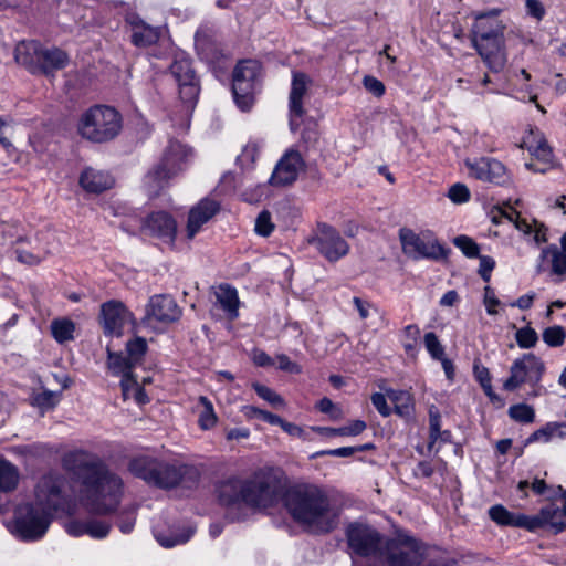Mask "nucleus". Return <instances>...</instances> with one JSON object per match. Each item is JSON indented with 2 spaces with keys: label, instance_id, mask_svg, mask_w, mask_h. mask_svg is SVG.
Segmentation results:
<instances>
[{
  "label": "nucleus",
  "instance_id": "obj_1",
  "mask_svg": "<svg viewBox=\"0 0 566 566\" xmlns=\"http://www.w3.org/2000/svg\"><path fill=\"white\" fill-rule=\"evenodd\" d=\"M64 481L54 475H44L35 486V500L18 507L15 534L25 542L38 541L46 533L53 514L65 509L62 492Z\"/></svg>",
  "mask_w": 566,
  "mask_h": 566
},
{
  "label": "nucleus",
  "instance_id": "obj_2",
  "mask_svg": "<svg viewBox=\"0 0 566 566\" xmlns=\"http://www.w3.org/2000/svg\"><path fill=\"white\" fill-rule=\"evenodd\" d=\"M75 475L82 481L87 505L96 514L114 512L120 501L123 481L98 458L84 452L71 457Z\"/></svg>",
  "mask_w": 566,
  "mask_h": 566
},
{
  "label": "nucleus",
  "instance_id": "obj_3",
  "mask_svg": "<svg viewBox=\"0 0 566 566\" xmlns=\"http://www.w3.org/2000/svg\"><path fill=\"white\" fill-rule=\"evenodd\" d=\"M291 517L314 533H329L338 523V510L327 493L314 484H296L284 494Z\"/></svg>",
  "mask_w": 566,
  "mask_h": 566
},
{
  "label": "nucleus",
  "instance_id": "obj_4",
  "mask_svg": "<svg viewBox=\"0 0 566 566\" xmlns=\"http://www.w3.org/2000/svg\"><path fill=\"white\" fill-rule=\"evenodd\" d=\"M280 483L270 470H259L250 479H229L217 488L219 502L228 507L265 509L274 503Z\"/></svg>",
  "mask_w": 566,
  "mask_h": 566
},
{
  "label": "nucleus",
  "instance_id": "obj_5",
  "mask_svg": "<svg viewBox=\"0 0 566 566\" xmlns=\"http://www.w3.org/2000/svg\"><path fill=\"white\" fill-rule=\"evenodd\" d=\"M348 547L364 557L366 566H389V538L365 523H352L346 530Z\"/></svg>",
  "mask_w": 566,
  "mask_h": 566
},
{
  "label": "nucleus",
  "instance_id": "obj_6",
  "mask_svg": "<svg viewBox=\"0 0 566 566\" xmlns=\"http://www.w3.org/2000/svg\"><path fill=\"white\" fill-rule=\"evenodd\" d=\"M123 128V118L114 107L95 105L84 112L78 120V134L93 143H107L116 138Z\"/></svg>",
  "mask_w": 566,
  "mask_h": 566
},
{
  "label": "nucleus",
  "instance_id": "obj_7",
  "mask_svg": "<svg viewBox=\"0 0 566 566\" xmlns=\"http://www.w3.org/2000/svg\"><path fill=\"white\" fill-rule=\"evenodd\" d=\"M546 373L544 360L533 353H525L514 359L510 367V376L503 382V389L513 392L527 385L531 390L530 398H537L546 392L542 385L543 377Z\"/></svg>",
  "mask_w": 566,
  "mask_h": 566
},
{
  "label": "nucleus",
  "instance_id": "obj_8",
  "mask_svg": "<svg viewBox=\"0 0 566 566\" xmlns=\"http://www.w3.org/2000/svg\"><path fill=\"white\" fill-rule=\"evenodd\" d=\"M261 64L255 60L239 62L232 74V93L238 107L250 111L254 104V96L260 91Z\"/></svg>",
  "mask_w": 566,
  "mask_h": 566
},
{
  "label": "nucleus",
  "instance_id": "obj_9",
  "mask_svg": "<svg viewBox=\"0 0 566 566\" xmlns=\"http://www.w3.org/2000/svg\"><path fill=\"white\" fill-rule=\"evenodd\" d=\"M399 240L403 254L413 261H439L446 259L449 253V249L440 244L431 231L417 233L412 229L401 228Z\"/></svg>",
  "mask_w": 566,
  "mask_h": 566
},
{
  "label": "nucleus",
  "instance_id": "obj_10",
  "mask_svg": "<svg viewBox=\"0 0 566 566\" xmlns=\"http://www.w3.org/2000/svg\"><path fill=\"white\" fill-rule=\"evenodd\" d=\"M189 149L179 142L172 140L167 146L161 161L150 170L145 182L151 195H157L164 187L166 180L171 178L182 168V163L187 159Z\"/></svg>",
  "mask_w": 566,
  "mask_h": 566
},
{
  "label": "nucleus",
  "instance_id": "obj_11",
  "mask_svg": "<svg viewBox=\"0 0 566 566\" xmlns=\"http://www.w3.org/2000/svg\"><path fill=\"white\" fill-rule=\"evenodd\" d=\"M169 74L177 84L179 98L186 109H193L199 96L200 85L191 60L184 55L176 56L170 64Z\"/></svg>",
  "mask_w": 566,
  "mask_h": 566
},
{
  "label": "nucleus",
  "instance_id": "obj_12",
  "mask_svg": "<svg viewBox=\"0 0 566 566\" xmlns=\"http://www.w3.org/2000/svg\"><path fill=\"white\" fill-rule=\"evenodd\" d=\"M464 165L471 178L495 187H510L513 184L512 174L496 158L489 156L467 158Z\"/></svg>",
  "mask_w": 566,
  "mask_h": 566
},
{
  "label": "nucleus",
  "instance_id": "obj_13",
  "mask_svg": "<svg viewBox=\"0 0 566 566\" xmlns=\"http://www.w3.org/2000/svg\"><path fill=\"white\" fill-rule=\"evenodd\" d=\"M423 556L421 542L391 523V566H419Z\"/></svg>",
  "mask_w": 566,
  "mask_h": 566
},
{
  "label": "nucleus",
  "instance_id": "obj_14",
  "mask_svg": "<svg viewBox=\"0 0 566 566\" xmlns=\"http://www.w3.org/2000/svg\"><path fill=\"white\" fill-rule=\"evenodd\" d=\"M557 491L563 500L562 506L549 500L551 502L542 506L537 514L530 515L531 533L546 530L553 535H558L566 532V490L558 485Z\"/></svg>",
  "mask_w": 566,
  "mask_h": 566
},
{
  "label": "nucleus",
  "instance_id": "obj_15",
  "mask_svg": "<svg viewBox=\"0 0 566 566\" xmlns=\"http://www.w3.org/2000/svg\"><path fill=\"white\" fill-rule=\"evenodd\" d=\"M310 242L331 262L338 261L349 251L348 243L339 232L326 223H318L315 235Z\"/></svg>",
  "mask_w": 566,
  "mask_h": 566
},
{
  "label": "nucleus",
  "instance_id": "obj_16",
  "mask_svg": "<svg viewBox=\"0 0 566 566\" xmlns=\"http://www.w3.org/2000/svg\"><path fill=\"white\" fill-rule=\"evenodd\" d=\"M199 478V471L192 465H175L158 461L153 485L163 489H170L178 485L179 483H185L190 486L192 484H197Z\"/></svg>",
  "mask_w": 566,
  "mask_h": 566
},
{
  "label": "nucleus",
  "instance_id": "obj_17",
  "mask_svg": "<svg viewBox=\"0 0 566 566\" xmlns=\"http://www.w3.org/2000/svg\"><path fill=\"white\" fill-rule=\"evenodd\" d=\"M305 167V161L300 151L295 149L286 150L276 163L270 178L272 186L284 187L296 181L298 174Z\"/></svg>",
  "mask_w": 566,
  "mask_h": 566
},
{
  "label": "nucleus",
  "instance_id": "obj_18",
  "mask_svg": "<svg viewBox=\"0 0 566 566\" xmlns=\"http://www.w3.org/2000/svg\"><path fill=\"white\" fill-rule=\"evenodd\" d=\"M132 319V313L119 301H108L101 306V322L106 336L120 337L123 328Z\"/></svg>",
  "mask_w": 566,
  "mask_h": 566
},
{
  "label": "nucleus",
  "instance_id": "obj_19",
  "mask_svg": "<svg viewBox=\"0 0 566 566\" xmlns=\"http://www.w3.org/2000/svg\"><path fill=\"white\" fill-rule=\"evenodd\" d=\"M504 34L488 36L485 39H471L473 48L481 55L483 61L488 64L490 70L497 72L504 63V54L502 51Z\"/></svg>",
  "mask_w": 566,
  "mask_h": 566
},
{
  "label": "nucleus",
  "instance_id": "obj_20",
  "mask_svg": "<svg viewBox=\"0 0 566 566\" xmlns=\"http://www.w3.org/2000/svg\"><path fill=\"white\" fill-rule=\"evenodd\" d=\"M198 54L207 62H216L222 56V48L217 31L210 25H201L195 34Z\"/></svg>",
  "mask_w": 566,
  "mask_h": 566
},
{
  "label": "nucleus",
  "instance_id": "obj_21",
  "mask_svg": "<svg viewBox=\"0 0 566 566\" xmlns=\"http://www.w3.org/2000/svg\"><path fill=\"white\" fill-rule=\"evenodd\" d=\"M144 233L157 237L165 242H172L176 237L177 223L175 219L165 211L150 213L143 224Z\"/></svg>",
  "mask_w": 566,
  "mask_h": 566
},
{
  "label": "nucleus",
  "instance_id": "obj_22",
  "mask_svg": "<svg viewBox=\"0 0 566 566\" xmlns=\"http://www.w3.org/2000/svg\"><path fill=\"white\" fill-rule=\"evenodd\" d=\"M181 311L175 300L169 295H154L150 297L146 310V316L161 323L177 321Z\"/></svg>",
  "mask_w": 566,
  "mask_h": 566
},
{
  "label": "nucleus",
  "instance_id": "obj_23",
  "mask_svg": "<svg viewBox=\"0 0 566 566\" xmlns=\"http://www.w3.org/2000/svg\"><path fill=\"white\" fill-rule=\"evenodd\" d=\"M220 209L218 201L205 198L189 211L187 223V237L192 239Z\"/></svg>",
  "mask_w": 566,
  "mask_h": 566
},
{
  "label": "nucleus",
  "instance_id": "obj_24",
  "mask_svg": "<svg viewBox=\"0 0 566 566\" xmlns=\"http://www.w3.org/2000/svg\"><path fill=\"white\" fill-rule=\"evenodd\" d=\"M490 518L500 526L523 528L531 532L530 515L509 511L502 504H495L489 509Z\"/></svg>",
  "mask_w": 566,
  "mask_h": 566
},
{
  "label": "nucleus",
  "instance_id": "obj_25",
  "mask_svg": "<svg viewBox=\"0 0 566 566\" xmlns=\"http://www.w3.org/2000/svg\"><path fill=\"white\" fill-rule=\"evenodd\" d=\"M39 60L40 67L36 69V74L50 76L67 65L69 55L59 48H44L42 45Z\"/></svg>",
  "mask_w": 566,
  "mask_h": 566
},
{
  "label": "nucleus",
  "instance_id": "obj_26",
  "mask_svg": "<svg viewBox=\"0 0 566 566\" xmlns=\"http://www.w3.org/2000/svg\"><path fill=\"white\" fill-rule=\"evenodd\" d=\"M310 77L303 72H293L289 96V112L293 115H305L303 99L307 93Z\"/></svg>",
  "mask_w": 566,
  "mask_h": 566
},
{
  "label": "nucleus",
  "instance_id": "obj_27",
  "mask_svg": "<svg viewBox=\"0 0 566 566\" xmlns=\"http://www.w3.org/2000/svg\"><path fill=\"white\" fill-rule=\"evenodd\" d=\"M129 23L132 25V43L138 48H146L155 44L161 34V29L151 27L144 22L138 17L129 18Z\"/></svg>",
  "mask_w": 566,
  "mask_h": 566
},
{
  "label": "nucleus",
  "instance_id": "obj_28",
  "mask_svg": "<svg viewBox=\"0 0 566 566\" xmlns=\"http://www.w3.org/2000/svg\"><path fill=\"white\" fill-rule=\"evenodd\" d=\"M42 44L38 41H22L17 44L14 59L18 64L24 66L30 73L36 74Z\"/></svg>",
  "mask_w": 566,
  "mask_h": 566
},
{
  "label": "nucleus",
  "instance_id": "obj_29",
  "mask_svg": "<svg viewBox=\"0 0 566 566\" xmlns=\"http://www.w3.org/2000/svg\"><path fill=\"white\" fill-rule=\"evenodd\" d=\"M523 145L533 156L539 159L543 164H549L554 157L553 150L548 145L546 138L537 128L530 129L527 135L523 138Z\"/></svg>",
  "mask_w": 566,
  "mask_h": 566
},
{
  "label": "nucleus",
  "instance_id": "obj_30",
  "mask_svg": "<svg viewBox=\"0 0 566 566\" xmlns=\"http://www.w3.org/2000/svg\"><path fill=\"white\" fill-rule=\"evenodd\" d=\"M504 27L497 20L496 13H481L476 15L475 22L471 29V39H485L503 34Z\"/></svg>",
  "mask_w": 566,
  "mask_h": 566
},
{
  "label": "nucleus",
  "instance_id": "obj_31",
  "mask_svg": "<svg viewBox=\"0 0 566 566\" xmlns=\"http://www.w3.org/2000/svg\"><path fill=\"white\" fill-rule=\"evenodd\" d=\"M80 185L88 192L101 193L112 188L114 179L107 172L86 168L81 174Z\"/></svg>",
  "mask_w": 566,
  "mask_h": 566
},
{
  "label": "nucleus",
  "instance_id": "obj_32",
  "mask_svg": "<svg viewBox=\"0 0 566 566\" xmlns=\"http://www.w3.org/2000/svg\"><path fill=\"white\" fill-rule=\"evenodd\" d=\"M551 259V274L563 276L566 274V253L556 244H549L541 250V254L538 256L537 272H542L543 263Z\"/></svg>",
  "mask_w": 566,
  "mask_h": 566
},
{
  "label": "nucleus",
  "instance_id": "obj_33",
  "mask_svg": "<svg viewBox=\"0 0 566 566\" xmlns=\"http://www.w3.org/2000/svg\"><path fill=\"white\" fill-rule=\"evenodd\" d=\"M391 412L402 418L406 422L415 420V399L408 390L391 389Z\"/></svg>",
  "mask_w": 566,
  "mask_h": 566
},
{
  "label": "nucleus",
  "instance_id": "obj_34",
  "mask_svg": "<svg viewBox=\"0 0 566 566\" xmlns=\"http://www.w3.org/2000/svg\"><path fill=\"white\" fill-rule=\"evenodd\" d=\"M216 298L230 319H235L239 316L240 301L234 287L229 284L219 285L216 291Z\"/></svg>",
  "mask_w": 566,
  "mask_h": 566
},
{
  "label": "nucleus",
  "instance_id": "obj_35",
  "mask_svg": "<svg viewBox=\"0 0 566 566\" xmlns=\"http://www.w3.org/2000/svg\"><path fill=\"white\" fill-rule=\"evenodd\" d=\"M565 439L566 438V422H547L542 428L535 430L527 437L524 446H528L535 442H549L553 438Z\"/></svg>",
  "mask_w": 566,
  "mask_h": 566
},
{
  "label": "nucleus",
  "instance_id": "obj_36",
  "mask_svg": "<svg viewBox=\"0 0 566 566\" xmlns=\"http://www.w3.org/2000/svg\"><path fill=\"white\" fill-rule=\"evenodd\" d=\"M158 460L148 457H138L129 462V471L133 475L143 479L148 484L155 480Z\"/></svg>",
  "mask_w": 566,
  "mask_h": 566
},
{
  "label": "nucleus",
  "instance_id": "obj_37",
  "mask_svg": "<svg viewBox=\"0 0 566 566\" xmlns=\"http://www.w3.org/2000/svg\"><path fill=\"white\" fill-rule=\"evenodd\" d=\"M19 481V473L17 468L7 460H0V491H13Z\"/></svg>",
  "mask_w": 566,
  "mask_h": 566
},
{
  "label": "nucleus",
  "instance_id": "obj_38",
  "mask_svg": "<svg viewBox=\"0 0 566 566\" xmlns=\"http://www.w3.org/2000/svg\"><path fill=\"white\" fill-rule=\"evenodd\" d=\"M107 365L114 375L123 376L133 373V368L136 367L128 356L123 353H114L107 349Z\"/></svg>",
  "mask_w": 566,
  "mask_h": 566
},
{
  "label": "nucleus",
  "instance_id": "obj_39",
  "mask_svg": "<svg viewBox=\"0 0 566 566\" xmlns=\"http://www.w3.org/2000/svg\"><path fill=\"white\" fill-rule=\"evenodd\" d=\"M75 325L70 319H55L51 324V331L54 339L62 344L73 339Z\"/></svg>",
  "mask_w": 566,
  "mask_h": 566
},
{
  "label": "nucleus",
  "instance_id": "obj_40",
  "mask_svg": "<svg viewBox=\"0 0 566 566\" xmlns=\"http://www.w3.org/2000/svg\"><path fill=\"white\" fill-rule=\"evenodd\" d=\"M509 417L518 423H532L535 420V410L531 405L520 402L510 406L507 410Z\"/></svg>",
  "mask_w": 566,
  "mask_h": 566
},
{
  "label": "nucleus",
  "instance_id": "obj_41",
  "mask_svg": "<svg viewBox=\"0 0 566 566\" xmlns=\"http://www.w3.org/2000/svg\"><path fill=\"white\" fill-rule=\"evenodd\" d=\"M195 528L192 526H187L181 533L179 534H170L166 535L163 533H157L155 535L157 542L166 548L174 547L176 545L185 544L187 543L190 537L193 535Z\"/></svg>",
  "mask_w": 566,
  "mask_h": 566
},
{
  "label": "nucleus",
  "instance_id": "obj_42",
  "mask_svg": "<svg viewBox=\"0 0 566 566\" xmlns=\"http://www.w3.org/2000/svg\"><path fill=\"white\" fill-rule=\"evenodd\" d=\"M147 342L145 338L136 336L126 344V355L134 363L135 366L142 364L147 353Z\"/></svg>",
  "mask_w": 566,
  "mask_h": 566
},
{
  "label": "nucleus",
  "instance_id": "obj_43",
  "mask_svg": "<svg viewBox=\"0 0 566 566\" xmlns=\"http://www.w3.org/2000/svg\"><path fill=\"white\" fill-rule=\"evenodd\" d=\"M542 338L548 347H560L566 339V329L560 325L546 327L542 333Z\"/></svg>",
  "mask_w": 566,
  "mask_h": 566
},
{
  "label": "nucleus",
  "instance_id": "obj_44",
  "mask_svg": "<svg viewBox=\"0 0 566 566\" xmlns=\"http://www.w3.org/2000/svg\"><path fill=\"white\" fill-rule=\"evenodd\" d=\"M261 145L256 142L248 143L238 156L237 161L242 168H251L260 156Z\"/></svg>",
  "mask_w": 566,
  "mask_h": 566
},
{
  "label": "nucleus",
  "instance_id": "obj_45",
  "mask_svg": "<svg viewBox=\"0 0 566 566\" xmlns=\"http://www.w3.org/2000/svg\"><path fill=\"white\" fill-rule=\"evenodd\" d=\"M199 402L203 408L199 415V426L201 429L208 430L216 424L217 416L213 411V406L211 401L207 397L200 396Z\"/></svg>",
  "mask_w": 566,
  "mask_h": 566
},
{
  "label": "nucleus",
  "instance_id": "obj_46",
  "mask_svg": "<svg viewBox=\"0 0 566 566\" xmlns=\"http://www.w3.org/2000/svg\"><path fill=\"white\" fill-rule=\"evenodd\" d=\"M423 345L429 356L433 360H439L446 356L444 346L439 340V337L433 332H428L423 336Z\"/></svg>",
  "mask_w": 566,
  "mask_h": 566
},
{
  "label": "nucleus",
  "instance_id": "obj_47",
  "mask_svg": "<svg viewBox=\"0 0 566 566\" xmlns=\"http://www.w3.org/2000/svg\"><path fill=\"white\" fill-rule=\"evenodd\" d=\"M515 340L520 348L530 349L536 346L538 342V335L533 327L524 326L516 331Z\"/></svg>",
  "mask_w": 566,
  "mask_h": 566
},
{
  "label": "nucleus",
  "instance_id": "obj_48",
  "mask_svg": "<svg viewBox=\"0 0 566 566\" xmlns=\"http://www.w3.org/2000/svg\"><path fill=\"white\" fill-rule=\"evenodd\" d=\"M453 244L461 250V252L470 259L478 258L480 255L479 244L468 235H458L453 239Z\"/></svg>",
  "mask_w": 566,
  "mask_h": 566
},
{
  "label": "nucleus",
  "instance_id": "obj_49",
  "mask_svg": "<svg viewBox=\"0 0 566 566\" xmlns=\"http://www.w3.org/2000/svg\"><path fill=\"white\" fill-rule=\"evenodd\" d=\"M122 394L123 398L129 399L133 392H137L139 395H144V389L139 386L137 379L134 377L133 373L124 374L120 380Z\"/></svg>",
  "mask_w": 566,
  "mask_h": 566
},
{
  "label": "nucleus",
  "instance_id": "obj_50",
  "mask_svg": "<svg viewBox=\"0 0 566 566\" xmlns=\"http://www.w3.org/2000/svg\"><path fill=\"white\" fill-rule=\"evenodd\" d=\"M85 524L87 527V535L93 538H104L111 531V524L96 518L85 520Z\"/></svg>",
  "mask_w": 566,
  "mask_h": 566
},
{
  "label": "nucleus",
  "instance_id": "obj_51",
  "mask_svg": "<svg viewBox=\"0 0 566 566\" xmlns=\"http://www.w3.org/2000/svg\"><path fill=\"white\" fill-rule=\"evenodd\" d=\"M499 213L501 217L506 218L509 221L513 222L515 228L525 235H530L533 233V226L526 220L520 217V214L513 210L511 213L499 209Z\"/></svg>",
  "mask_w": 566,
  "mask_h": 566
},
{
  "label": "nucleus",
  "instance_id": "obj_52",
  "mask_svg": "<svg viewBox=\"0 0 566 566\" xmlns=\"http://www.w3.org/2000/svg\"><path fill=\"white\" fill-rule=\"evenodd\" d=\"M255 232L262 237H269L274 230V224L271 220V213L268 210H262L255 219Z\"/></svg>",
  "mask_w": 566,
  "mask_h": 566
},
{
  "label": "nucleus",
  "instance_id": "obj_53",
  "mask_svg": "<svg viewBox=\"0 0 566 566\" xmlns=\"http://www.w3.org/2000/svg\"><path fill=\"white\" fill-rule=\"evenodd\" d=\"M245 415L249 417L258 418L273 426H281V423L283 422V419L280 416L259 409L253 406L247 407Z\"/></svg>",
  "mask_w": 566,
  "mask_h": 566
},
{
  "label": "nucleus",
  "instance_id": "obj_54",
  "mask_svg": "<svg viewBox=\"0 0 566 566\" xmlns=\"http://www.w3.org/2000/svg\"><path fill=\"white\" fill-rule=\"evenodd\" d=\"M448 197L454 203H464L470 200L471 193L464 184L457 182L449 188Z\"/></svg>",
  "mask_w": 566,
  "mask_h": 566
},
{
  "label": "nucleus",
  "instance_id": "obj_55",
  "mask_svg": "<svg viewBox=\"0 0 566 566\" xmlns=\"http://www.w3.org/2000/svg\"><path fill=\"white\" fill-rule=\"evenodd\" d=\"M253 388L260 398L269 401L271 405L279 406L283 403L281 396L274 392L271 388L260 384H254Z\"/></svg>",
  "mask_w": 566,
  "mask_h": 566
},
{
  "label": "nucleus",
  "instance_id": "obj_56",
  "mask_svg": "<svg viewBox=\"0 0 566 566\" xmlns=\"http://www.w3.org/2000/svg\"><path fill=\"white\" fill-rule=\"evenodd\" d=\"M59 401L56 392L44 390L34 397V403L40 408H53Z\"/></svg>",
  "mask_w": 566,
  "mask_h": 566
},
{
  "label": "nucleus",
  "instance_id": "obj_57",
  "mask_svg": "<svg viewBox=\"0 0 566 566\" xmlns=\"http://www.w3.org/2000/svg\"><path fill=\"white\" fill-rule=\"evenodd\" d=\"M479 260H480V265H479V275L481 276V279L484 281V282H489L491 280V273L493 271V269L495 268V261L493 258L489 256V255H479L478 256Z\"/></svg>",
  "mask_w": 566,
  "mask_h": 566
},
{
  "label": "nucleus",
  "instance_id": "obj_58",
  "mask_svg": "<svg viewBox=\"0 0 566 566\" xmlns=\"http://www.w3.org/2000/svg\"><path fill=\"white\" fill-rule=\"evenodd\" d=\"M135 511V507H130L120 515L117 525L122 533L128 534L133 531L136 521Z\"/></svg>",
  "mask_w": 566,
  "mask_h": 566
},
{
  "label": "nucleus",
  "instance_id": "obj_59",
  "mask_svg": "<svg viewBox=\"0 0 566 566\" xmlns=\"http://www.w3.org/2000/svg\"><path fill=\"white\" fill-rule=\"evenodd\" d=\"M483 303L485 305V310L489 315L497 314V311L495 307L499 306L501 304V302L496 297L494 290L490 285H486L484 287Z\"/></svg>",
  "mask_w": 566,
  "mask_h": 566
},
{
  "label": "nucleus",
  "instance_id": "obj_60",
  "mask_svg": "<svg viewBox=\"0 0 566 566\" xmlns=\"http://www.w3.org/2000/svg\"><path fill=\"white\" fill-rule=\"evenodd\" d=\"M531 489L536 495H545L547 492L552 494L547 495V500H555L557 496V488L553 489L547 485L545 480L535 478L531 483Z\"/></svg>",
  "mask_w": 566,
  "mask_h": 566
},
{
  "label": "nucleus",
  "instance_id": "obj_61",
  "mask_svg": "<svg viewBox=\"0 0 566 566\" xmlns=\"http://www.w3.org/2000/svg\"><path fill=\"white\" fill-rule=\"evenodd\" d=\"M364 86L365 88L371 93L373 95L380 97L386 92V86L382 82L378 81L376 77L367 75L364 77Z\"/></svg>",
  "mask_w": 566,
  "mask_h": 566
},
{
  "label": "nucleus",
  "instance_id": "obj_62",
  "mask_svg": "<svg viewBox=\"0 0 566 566\" xmlns=\"http://www.w3.org/2000/svg\"><path fill=\"white\" fill-rule=\"evenodd\" d=\"M473 376L480 386H482V384L492 381V377H491L489 368L483 366L481 364L480 359H474V361H473Z\"/></svg>",
  "mask_w": 566,
  "mask_h": 566
},
{
  "label": "nucleus",
  "instance_id": "obj_63",
  "mask_svg": "<svg viewBox=\"0 0 566 566\" xmlns=\"http://www.w3.org/2000/svg\"><path fill=\"white\" fill-rule=\"evenodd\" d=\"M441 430V413L440 410L432 405L429 408V438L436 436Z\"/></svg>",
  "mask_w": 566,
  "mask_h": 566
},
{
  "label": "nucleus",
  "instance_id": "obj_64",
  "mask_svg": "<svg viewBox=\"0 0 566 566\" xmlns=\"http://www.w3.org/2000/svg\"><path fill=\"white\" fill-rule=\"evenodd\" d=\"M527 13L536 20H542L545 17V8L539 0H526L525 1Z\"/></svg>",
  "mask_w": 566,
  "mask_h": 566
}]
</instances>
